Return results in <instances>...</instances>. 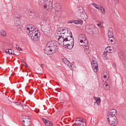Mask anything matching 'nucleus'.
<instances>
[{
  "label": "nucleus",
  "instance_id": "f257e3e1",
  "mask_svg": "<svg viewBox=\"0 0 126 126\" xmlns=\"http://www.w3.org/2000/svg\"><path fill=\"white\" fill-rule=\"evenodd\" d=\"M57 41H49L44 48V53L46 55H53L59 50V44H57Z\"/></svg>",
  "mask_w": 126,
  "mask_h": 126
},
{
  "label": "nucleus",
  "instance_id": "f03ea898",
  "mask_svg": "<svg viewBox=\"0 0 126 126\" xmlns=\"http://www.w3.org/2000/svg\"><path fill=\"white\" fill-rule=\"evenodd\" d=\"M78 10L76 12L75 15L78 19H87L88 16L87 14L85 12V10L82 7H79L78 8Z\"/></svg>",
  "mask_w": 126,
  "mask_h": 126
},
{
  "label": "nucleus",
  "instance_id": "7ed1b4c3",
  "mask_svg": "<svg viewBox=\"0 0 126 126\" xmlns=\"http://www.w3.org/2000/svg\"><path fill=\"white\" fill-rule=\"evenodd\" d=\"M86 31L87 33L90 34V35H94L95 34V32L98 34L99 33V31L97 29H96L95 27L93 25H89L86 28Z\"/></svg>",
  "mask_w": 126,
  "mask_h": 126
},
{
  "label": "nucleus",
  "instance_id": "20e7f679",
  "mask_svg": "<svg viewBox=\"0 0 126 126\" xmlns=\"http://www.w3.org/2000/svg\"><path fill=\"white\" fill-rule=\"evenodd\" d=\"M107 119L111 126H117L118 124H119V121L116 116L108 115L107 117Z\"/></svg>",
  "mask_w": 126,
  "mask_h": 126
},
{
  "label": "nucleus",
  "instance_id": "39448f33",
  "mask_svg": "<svg viewBox=\"0 0 126 126\" xmlns=\"http://www.w3.org/2000/svg\"><path fill=\"white\" fill-rule=\"evenodd\" d=\"M20 121L22 122V124L25 126H29L31 125V120L24 115L20 117Z\"/></svg>",
  "mask_w": 126,
  "mask_h": 126
},
{
  "label": "nucleus",
  "instance_id": "423d86ee",
  "mask_svg": "<svg viewBox=\"0 0 126 126\" xmlns=\"http://www.w3.org/2000/svg\"><path fill=\"white\" fill-rule=\"evenodd\" d=\"M43 8L47 9L48 11H51L53 9V0H45Z\"/></svg>",
  "mask_w": 126,
  "mask_h": 126
},
{
  "label": "nucleus",
  "instance_id": "0eeeda50",
  "mask_svg": "<svg viewBox=\"0 0 126 126\" xmlns=\"http://www.w3.org/2000/svg\"><path fill=\"white\" fill-rule=\"evenodd\" d=\"M77 119L75 120L76 122V123L74 124L75 126H86V120L79 118H76Z\"/></svg>",
  "mask_w": 126,
  "mask_h": 126
},
{
  "label": "nucleus",
  "instance_id": "6e6552de",
  "mask_svg": "<svg viewBox=\"0 0 126 126\" xmlns=\"http://www.w3.org/2000/svg\"><path fill=\"white\" fill-rule=\"evenodd\" d=\"M29 13L32 18H39V14L33 10H30Z\"/></svg>",
  "mask_w": 126,
  "mask_h": 126
},
{
  "label": "nucleus",
  "instance_id": "1a4fd4ad",
  "mask_svg": "<svg viewBox=\"0 0 126 126\" xmlns=\"http://www.w3.org/2000/svg\"><path fill=\"white\" fill-rule=\"evenodd\" d=\"M41 30L42 32H50V24H45L41 26Z\"/></svg>",
  "mask_w": 126,
  "mask_h": 126
},
{
  "label": "nucleus",
  "instance_id": "9d476101",
  "mask_svg": "<svg viewBox=\"0 0 126 126\" xmlns=\"http://www.w3.org/2000/svg\"><path fill=\"white\" fill-rule=\"evenodd\" d=\"M29 35H30V37H31L32 40H33V41H38V39L40 37V35L37 33H29Z\"/></svg>",
  "mask_w": 126,
  "mask_h": 126
},
{
  "label": "nucleus",
  "instance_id": "9b49d317",
  "mask_svg": "<svg viewBox=\"0 0 126 126\" xmlns=\"http://www.w3.org/2000/svg\"><path fill=\"white\" fill-rule=\"evenodd\" d=\"M91 63L93 69L95 71V72H97V71H98V63L96 61L94 60L91 62Z\"/></svg>",
  "mask_w": 126,
  "mask_h": 126
},
{
  "label": "nucleus",
  "instance_id": "f8f14e48",
  "mask_svg": "<svg viewBox=\"0 0 126 126\" xmlns=\"http://www.w3.org/2000/svg\"><path fill=\"white\" fill-rule=\"evenodd\" d=\"M118 56L120 60H122V61L126 60V53L123 51L118 52Z\"/></svg>",
  "mask_w": 126,
  "mask_h": 126
},
{
  "label": "nucleus",
  "instance_id": "ddd939ff",
  "mask_svg": "<svg viewBox=\"0 0 126 126\" xmlns=\"http://www.w3.org/2000/svg\"><path fill=\"white\" fill-rule=\"evenodd\" d=\"M64 37H65V39L67 40V39L68 38H73L72 36V33H71V32H70V30L69 31H66L65 32V33H64Z\"/></svg>",
  "mask_w": 126,
  "mask_h": 126
},
{
  "label": "nucleus",
  "instance_id": "4468645a",
  "mask_svg": "<svg viewBox=\"0 0 126 126\" xmlns=\"http://www.w3.org/2000/svg\"><path fill=\"white\" fill-rule=\"evenodd\" d=\"M62 61L63 63H65V64H66V65L68 66L69 67H72V65H73V64L70 63V62L68 60H67L66 59L62 58Z\"/></svg>",
  "mask_w": 126,
  "mask_h": 126
},
{
  "label": "nucleus",
  "instance_id": "2eb2a0df",
  "mask_svg": "<svg viewBox=\"0 0 126 126\" xmlns=\"http://www.w3.org/2000/svg\"><path fill=\"white\" fill-rule=\"evenodd\" d=\"M42 120L43 121L44 124H45V125L46 126H53V123H52V122L48 120V119L42 118Z\"/></svg>",
  "mask_w": 126,
  "mask_h": 126
},
{
  "label": "nucleus",
  "instance_id": "dca6fc26",
  "mask_svg": "<svg viewBox=\"0 0 126 126\" xmlns=\"http://www.w3.org/2000/svg\"><path fill=\"white\" fill-rule=\"evenodd\" d=\"M72 39H67L65 42H64V44H63V46L64 47L65 46H66L67 45H71V43H74V38L73 37L72 38Z\"/></svg>",
  "mask_w": 126,
  "mask_h": 126
},
{
  "label": "nucleus",
  "instance_id": "f3484780",
  "mask_svg": "<svg viewBox=\"0 0 126 126\" xmlns=\"http://www.w3.org/2000/svg\"><path fill=\"white\" fill-rule=\"evenodd\" d=\"M74 23L75 24H83V21L81 20H75L74 21H69L68 22V23Z\"/></svg>",
  "mask_w": 126,
  "mask_h": 126
},
{
  "label": "nucleus",
  "instance_id": "a211bd4d",
  "mask_svg": "<svg viewBox=\"0 0 126 126\" xmlns=\"http://www.w3.org/2000/svg\"><path fill=\"white\" fill-rule=\"evenodd\" d=\"M94 100H95V101L94 102V105L95 106H97V105H99V104H100V103H101V98L100 97L94 96Z\"/></svg>",
  "mask_w": 126,
  "mask_h": 126
},
{
  "label": "nucleus",
  "instance_id": "6ab92c4d",
  "mask_svg": "<svg viewBox=\"0 0 126 126\" xmlns=\"http://www.w3.org/2000/svg\"><path fill=\"white\" fill-rule=\"evenodd\" d=\"M63 35H60L58 38V41L60 42V43H63V45L64 44V42L66 41Z\"/></svg>",
  "mask_w": 126,
  "mask_h": 126
},
{
  "label": "nucleus",
  "instance_id": "aec40b11",
  "mask_svg": "<svg viewBox=\"0 0 126 126\" xmlns=\"http://www.w3.org/2000/svg\"><path fill=\"white\" fill-rule=\"evenodd\" d=\"M80 42L81 43H83V44H82V46H84L85 48H87V46H88V41L87 39H85L84 40L81 39L80 40Z\"/></svg>",
  "mask_w": 126,
  "mask_h": 126
},
{
  "label": "nucleus",
  "instance_id": "412c9836",
  "mask_svg": "<svg viewBox=\"0 0 126 126\" xmlns=\"http://www.w3.org/2000/svg\"><path fill=\"white\" fill-rule=\"evenodd\" d=\"M108 36L109 38L114 37V32H113V29L110 28L108 32Z\"/></svg>",
  "mask_w": 126,
  "mask_h": 126
},
{
  "label": "nucleus",
  "instance_id": "4be33fe9",
  "mask_svg": "<svg viewBox=\"0 0 126 126\" xmlns=\"http://www.w3.org/2000/svg\"><path fill=\"white\" fill-rule=\"evenodd\" d=\"M61 5L59 3L55 4L54 9L56 11H61Z\"/></svg>",
  "mask_w": 126,
  "mask_h": 126
},
{
  "label": "nucleus",
  "instance_id": "5701e85b",
  "mask_svg": "<svg viewBox=\"0 0 126 126\" xmlns=\"http://www.w3.org/2000/svg\"><path fill=\"white\" fill-rule=\"evenodd\" d=\"M106 50H108L109 51H107V53H108V54H110V53H113L114 52V47L112 46H108L106 48Z\"/></svg>",
  "mask_w": 126,
  "mask_h": 126
},
{
  "label": "nucleus",
  "instance_id": "b1692460",
  "mask_svg": "<svg viewBox=\"0 0 126 126\" xmlns=\"http://www.w3.org/2000/svg\"><path fill=\"white\" fill-rule=\"evenodd\" d=\"M73 46H74V42H73L71 43V44L65 45V48H66V49H68V50H71L72 48H73Z\"/></svg>",
  "mask_w": 126,
  "mask_h": 126
},
{
  "label": "nucleus",
  "instance_id": "393cba45",
  "mask_svg": "<svg viewBox=\"0 0 126 126\" xmlns=\"http://www.w3.org/2000/svg\"><path fill=\"white\" fill-rule=\"evenodd\" d=\"M6 54H9V55H15L14 54V50L13 49H7L5 51Z\"/></svg>",
  "mask_w": 126,
  "mask_h": 126
},
{
  "label": "nucleus",
  "instance_id": "a878e982",
  "mask_svg": "<svg viewBox=\"0 0 126 126\" xmlns=\"http://www.w3.org/2000/svg\"><path fill=\"white\" fill-rule=\"evenodd\" d=\"M33 33H38V35H41V33H40V32L38 31V30H37L36 28H33V31H31L30 32V34H33Z\"/></svg>",
  "mask_w": 126,
  "mask_h": 126
},
{
  "label": "nucleus",
  "instance_id": "bb28decb",
  "mask_svg": "<svg viewBox=\"0 0 126 126\" xmlns=\"http://www.w3.org/2000/svg\"><path fill=\"white\" fill-rule=\"evenodd\" d=\"M0 35L2 37H6V32L3 30H1L0 31Z\"/></svg>",
  "mask_w": 126,
  "mask_h": 126
},
{
  "label": "nucleus",
  "instance_id": "cd10ccee",
  "mask_svg": "<svg viewBox=\"0 0 126 126\" xmlns=\"http://www.w3.org/2000/svg\"><path fill=\"white\" fill-rule=\"evenodd\" d=\"M16 26H17L18 32H19V33H23V30H22L20 25H16Z\"/></svg>",
  "mask_w": 126,
  "mask_h": 126
},
{
  "label": "nucleus",
  "instance_id": "c85d7f7f",
  "mask_svg": "<svg viewBox=\"0 0 126 126\" xmlns=\"http://www.w3.org/2000/svg\"><path fill=\"white\" fill-rule=\"evenodd\" d=\"M14 21H15V23H16V22H19L20 21V16L19 15L15 16Z\"/></svg>",
  "mask_w": 126,
  "mask_h": 126
},
{
  "label": "nucleus",
  "instance_id": "c756f323",
  "mask_svg": "<svg viewBox=\"0 0 126 126\" xmlns=\"http://www.w3.org/2000/svg\"><path fill=\"white\" fill-rule=\"evenodd\" d=\"M66 31H70V29H66V28H65V29H62L61 30V34H63V35H64V33H65V32H66Z\"/></svg>",
  "mask_w": 126,
  "mask_h": 126
},
{
  "label": "nucleus",
  "instance_id": "7c9ffc66",
  "mask_svg": "<svg viewBox=\"0 0 126 126\" xmlns=\"http://www.w3.org/2000/svg\"><path fill=\"white\" fill-rule=\"evenodd\" d=\"M109 42L112 44H115V42H116V40L115 39V38H114V37H109Z\"/></svg>",
  "mask_w": 126,
  "mask_h": 126
},
{
  "label": "nucleus",
  "instance_id": "2f4dec72",
  "mask_svg": "<svg viewBox=\"0 0 126 126\" xmlns=\"http://www.w3.org/2000/svg\"><path fill=\"white\" fill-rule=\"evenodd\" d=\"M99 10L101 11V13H102V14H103V15H105L106 14V11L105 10V8L103 7V6L100 7Z\"/></svg>",
  "mask_w": 126,
  "mask_h": 126
},
{
  "label": "nucleus",
  "instance_id": "473e14b6",
  "mask_svg": "<svg viewBox=\"0 0 126 126\" xmlns=\"http://www.w3.org/2000/svg\"><path fill=\"white\" fill-rule=\"evenodd\" d=\"M92 4H93V6H94V7L96 8V9H99L102 6L100 5H98V4H97L96 3H92Z\"/></svg>",
  "mask_w": 126,
  "mask_h": 126
},
{
  "label": "nucleus",
  "instance_id": "72a5a7b5",
  "mask_svg": "<svg viewBox=\"0 0 126 126\" xmlns=\"http://www.w3.org/2000/svg\"><path fill=\"white\" fill-rule=\"evenodd\" d=\"M85 52L87 55H88V54L90 53V49H89V46H87V47L85 48Z\"/></svg>",
  "mask_w": 126,
  "mask_h": 126
},
{
  "label": "nucleus",
  "instance_id": "f704fd0d",
  "mask_svg": "<svg viewBox=\"0 0 126 126\" xmlns=\"http://www.w3.org/2000/svg\"><path fill=\"white\" fill-rule=\"evenodd\" d=\"M61 18V14H58L57 15H55L54 16V19H55V20H59V19H60Z\"/></svg>",
  "mask_w": 126,
  "mask_h": 126
},
{
  "label": "nucleus",
  "instance_id": "c9c22d12",
  "mask_svg": "<svg viewBox=\"0 0 126 126\" xmlns=\"http://www.w3.org/2000/svg\"><path fill=\"white\" fill-rule=\"evenodd\" d=\"M117 110L115 109H111L110 110H108L107 113V115H109L110 114H112V113H114V112H116Z\"/></svg>",
  "mask_w": 126,
  "mask_h": 126
},
{
  "label": "nucleus",
  "instance_id": "e433bc0d",
  "mask_svg": "<svg viewBox=\"0 0 126 126\" xmlns=\"http://www.w3.org/2000/svg\"><path fill=\"white\" fill-rule=\"evenodd\" d=\"M45 0H38V3L41 5H44L45 4Z\"/></svg>",
  "mask_w": 126,
  "mask_h": 126
},
{
  "label": "nucleus",
  "instance_id": "4c0bfd02",
  "mask_svg": "<svg viewBox=\"0 0 126 126\" xmlns=\"http://www.w3.org/2000/svg\"><path fill=\"white\" fill-rule=\"evenodd\" d=\"M116 114H117V111H114L112 112L111 114H107L108 116H112V117H116Z\"/></svg>",
  "mask_w": 126,
  "mask_h": 126
},
{
  "label": "nucleus",
  "instance_id": "58836bf2",
  "mask_svg": "<svg viewBox=\"0 0 126 126\" xmlns=\"http://www.w3.org/2000/svg\"><path fill=\"white\" fill-rule=\"evenodd\" d=\"M79 37H80V38H82L83 40V41H84V40H86V36H85V35H83V34H80Z\"/></svg>",
  "mask_w": 126,
  "mask_h": 126
},
{
  "label": "nucleus",
  "instance_id": "ea45409f",
  "mask_svg": "<svg viewBox=\"0 0 126 126\" xmlns=\"http://www.w3.org/2000/svg\"><path fill=\"white\" fill-rule=\"evenodd\" d=\"M16 49H17L19 51H22V49H21V48L19 47V46H18V45L16 44Z\"/></svg>",
  "mask_w": 126,
  "mask_h": 126
},
{
  "label": "nucleus",
  "instance_id": "a19ab883",
  "mask_svg": "<svg viewBox=\"0 0 126 126\" xmlns=\"http://www.w3.org/2000/svg\"><path fill=\"white\" fill-rule=\"evenodd\" d=\"M34 28H33V25H31L30 27V31H33L34 30Z\"/></svg>",
  "mask_w": 126,
  "mask_h": 126
},
{
  "label": "nucleus",
  "instance_id": "79ce46f5",
  "mask_svg": "<svg viewBox=\"0 0 126 126\" xmlns=\"http://www.w3.org/2000/svg\"><path fill=\"white\" fill-rule=\"evenodd\" d=\"M104 89H105V90H109V89H110V86H108V87H105V88H104Z\"/></svg>",
  "mask_w": 126,
  "mask_h": 126
},
{
  "label": "nucleus",
  "instance_id": "37998d69",
  "mask_svg": "<svg viewBox=\"0 0 126 126\" xmlns=\"http://www.w3.org/2000/svg\"><path fill=\"white\" fill-rule=\"evenodd\" d=\"M114 1L116 4H118V3H119V0H114Z\"/></svg>",
  "mask_w": 126,
  "mask_h": 126
},
{
  "label": "nucleus",
  "instance_id": "c03bdc74",
  "mask_svg": "<svg viewBox=\"0 0 126 126\" xmlns=\"http://www.w3.org/2000/svg\"><path fill=\"white\" fill-rule=\"evenodd\" d=\"M15 103L16 104V105H17L18 106H20V105L21 104V102H15Z\"/></svg>",
  "mask_w": 126,
  "mask_h": 126
},
{
  "label": "nucleus",
  "instance_id": "a18cd8bd",
  "mask_svg": "<svg viewBox=\"0 0 126 126\" xmlns=\"http://www.w3.org/2000/svg\"><path fill=\"white\" fill-rule=\"evenodd\" d=\"M97 22L99 23L98 24H97V26H98V27H100L102 24L101 23V22L97 21Z\"/></svg>",
  "mask_w": 126,
  "mask_h": 126
},
{
  "label": "nucleus",
  "instance_id": "49530a36",
  "mask_svg": "<svg viewBox=\"0 0 126 126\" xmlns=\"http://www.w3.org/2000/svg\"><path fill=\"white\" fill-rule=\"evenodd\" d=\"M27 32H29L30 33V28H27Z\"/></svg>",
  "mask_w": 126,
  "mask_h": 126
},
{
  "label": "nucleus",
  "instance_id": "de8ad7c7",
  "mask_svg": "<svg viewBox=\"0 0 126 126\" xmlns=\"http://www.w3.org/2000/svg\"><path fill=\"white\" fill-rule=\"evenodd\" d=\"M24 65L26 67H28V65H27V64H26V63H24Z\"/></svg>",
  "mask_w": 126,
  "mask_h": 126
},
{
  "label": "nucleus",
  "instance_id": "09e8293b",
  "mask_svg": "<svg viewBox=\"0 0 126 126\" xmlns=\"http://www.w3.org/2000/svg\"><path fill=\"white\" fill-rule=\"evenodd\" d=\"M35 113H39V112H40V110H39V109L35 110Z\"/></svg>",
  "mask_w": 126,
  "mask_h": 126
},
{
  "label": "nucleus",
  "instance_id": "8fccbe9b",
  "mask_svg": "<svg viewBox=\"0 0 126 126\" xmlns=\"http://www.w3.org/2000/svg\"><path fill=\"white\" fill-rule=\"evenodd\" d=\"M106 55H107V54H106L105 52L102 55V56H103V57H106Z\"/></svg>",
  "mask_w": 126,
  "mask_h": 126
},
{
  "label": "nucleus",
  "instance_id": "3c124183",
  "mask_svg": "<svg viewBox=\"0 0 126 126\" xmlns=\"http://www.w3.org/2000/svg\"><path fill=\"white\" fill-rule=\"evenodd\" d=\"M21 62L24 63H25V62H24V60L23 59H21Z\"/></svg>",
  "mask_w": 126,
  "mask_h": 126
},
{
  "label": "nucleus",
  "instance_id": "603ef678",
  "mask_svg": "<svg viewBox=\"0 0 126 126\" xmlns=\"http://www.w3.org/2000/svg\"><path fill=\"white\" fill-rule=\"evenodd\" d=\"M108 86H110V85L108 84H105V87H108Z\"/></svg>",
  "mask_w": 126,
  "mask_h": 126
},
{
  "label": "nucleus",
  "instance_id": "864d4df0",
  "mask_svg": "<svg viewBox=\"0 0 126 126\" xmlns=\"http://www.w3.org/2000/svg\"><path fill=\"white\" fill-rule=\"evenodd\" d=\"M41 67H43V66H45V64H41Z\"/></svg>",
  "mask_w": 126,
  "mask_h": 126
},
{
  "label": "nucleus",
  "instance_id": "5fc2aeb1",
  "mask_svg": "<svg viewBox=\"0 0 126 126\" xmlns=\"http://www.w3.org/2000/svg\"><path fill=\"white\" fill-rule=\"evenodd\" d=\"M103 77L104 78H107V75H104Z\"/></svg>",
  "mask_w": 126,
  "mask_h": 126
},
{
  "label": "nucleus",
  "instance_id": "6e6d98bb",
  "mask_svg": "<svg viewBox=\"0 0 126 126\" xmlns=\"http://www.w3.org/2000/svg\"><path fill=\"white\" fill-rule=\"evenodd\" d=\"M58 31H59V32H62V29L58 30Z\"/></svg>",
  "mask_w": 126,
  "mask_h": 126
},
{
  "label": "nucleus",
  "instance_id": "4d7b16f0",
  "mask_svg": "<svg viewBox=\"0 0 126 126\" xmlns=\"http://www.w3.org/2000/svg\"><path fill=\"white\" fill-rule=\"evenodd\" d=\"M68 40H72V39H70V37H68Z\"/></svg>",
  "mask_w": 126,
  "mask_h": 126
},
{
  "label": "nucleus",
  "instance_id": "13d9d810",
  "mask_svg": "<svg viewBox=\"0 0 126 126\" xmlns=\"http://www.w3.org/2000/svg\"><path fill=\"white\" fill-rule=\"evenodd\" d=\"M73 122H74V120H73V121H72V123H73Z\"/></svg>",
  "mask_w": 126,
  "mask_h": 126
}]
</instances>
